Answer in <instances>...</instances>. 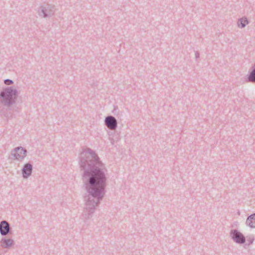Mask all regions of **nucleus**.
<instances>
[{"label":"nucleus","mask_w":255,"mask_h":255,"mask_svg":"<svg viewBox=\"0 0 255 255\" xmlns=\"http://www.w3.org/2000/svg\"><path fill=\"white\" fill-rule=\"evenodd\" d=\"M12 244V241L11 240H5L2 244V246L4 247H7L11 246Z\"/></svg>","instance_id":"9d476101"},{"label":"nucleus","mask_w":255,"mask_h":255,"mask_svg":"<svg viewBox=\"0 0 255 255\" xmlns=\"http://www.w3.org/2000/svg\"><path fill=\"white\" fill-rule=\"evenodd\" d=\"M239 22V26L243 27L248 23V21L246 18H242L240 20Z\"/></svg>","instance_id":"1a4fd4ad"},{"label":"nucleus","mask_w":255,"mask_h":255,"mask_svg":"<svg viewBox=\"0 0 255 255\" xmlns=\"http://www.w3.org/2000/svg\"><path fill=\"white\" fill-rule=\"evenodd\" d=\"M0 231L2 235H6L9 231V225L5 221H3L0 225Z\"/></svg>","instance_id":"39448f33"},{"label":"nucleus","mask_w":255,"mask_h":255,"mask_svg":"<svg viewBox=\"0 0 255 255\" xmlns=\"http://www.w3.org/2000/svg\"><path fill=\"white\" fill-rule=\"evenodd\" d=\"M4 83L5 84L10 85L12 83V81L9 80H5Z\"/></svg>","instance_id":"f8f14e48"},{"label":"nucleus","mask_w":255,"mask_h":255,"mask_svg":"<svg viewBox=\"0 0 255 255\" xmlns=\"http://www.w3.org/2000/svg\"><path fill=\"white\" fill-rule=\"evenodd\" d=\"M94 173L93 176L90 179V183L92 185L96 183V186H98L102 189L105 181L103 174L99 170H96Z\"/></svg>","instance_id":"f257e3e1"},{"label":"nucleus","mask_w":255,"mask_h":255,"mask_svg":"<svg viewBox=\"0 0 255 255\" xmlns=\"http://www.w3.org/2000/svg\"><path fill=\"white\" fill-rule=\"evenodd\" d=\"M32 171V166L30 164H26L23 169V174L24 177H27L31 174Z\"/></svg>","instance_id":"423d86ee"},{"label":"nucleus","mask_w":255,"mask_h":255,"mask_svg":"<svg viewBox=\"0 0 255 255\" xmlns=\"http://www.w3.org/2000/svg\"><path fill=\"white\" fill-rule=\"evenodd\" d=\"M233 238L237 243H243L245 242V238L243 235L237 231L234 232Z\"/></svg>","instance_id":"20e7f679"},{"label":"nucleus","mask_w":255,"mask_h":255,"mask_svg":"<svg viewBox=\"0 0 255 255\" xmlns=\"http://www.w3.org/2000/svg\"><path fill=\"white\" fill-rule=\"evenodd\" d=\"M26 151L22 148L19 147L15 150L14 155L17 159L23 158L25 156Z\"/></svg>","instance_id":"7ed1b4c3"},{"label":"nucleus","mask_w":255,"mask_h":255,"mask_svg":"<svg viewBox=\"0 0 255 255\" xmlns=\"http://www.w3.org/2000/svg\"><path fill=\"white\" fill-rule=\"evenodd\" d=\"M248 224L252 228H255V214L250 216L247 219Z\"/></svg>","instance_id":"0eeeda50"},{"label":"nucleus","mask_w":255,"mask_h":255,"mask_svg":"<svg viewBox=\"0 0 255 255\" xmlns=\"http://www.w3.org/2000/svg\"><path fill=\"white\" fill-rule=\"evenodd\" d=\"M13 95L14 96H15V91H13L12 90H10V89H8V90H6L5 92H2L1 94V96L2 97L6 96V97H7V98L9 96L12 97Z\"/></svg>","instance_id":"6e6552de"},{"label":"nucleus","mask_w":255,"mask_h":255,"mask_svg":"<svg viewBox=\"0 0 255 255\" xmlns=\"http://www.w3.org/2000/svg\"><path fill=\"white\" fill-rule=\"evenodd\" d=\"M249 80L252 82L255 81V69L251 73L249 77Z\"/></svg>","instance_id":"9b49d317"},{"label":"nucleus","mask_w":255,"mask_h":255,"mask_svg":"<svg viewBox=\"0 0 255 255\" xmlns=\"http://www.w3.org/2000/svg\"><path fill=\"white\" fill-rule=\"evenodd\" d=\"M106 124L109 128L113 129L116 127L117 122L114 117H109L106 119Z\"/></svg>","instance_id":"f03ea898"},{"label":"nucleus","mask_w":255,"mask_h":255,"mask_svg":"<svg viewBox=\"0 0 255 255\" xmlns=\"http://www.w3.org/2000/svg\"><path fill=\"white\" fill-rule=\"evenodd\" d=\"M94 196H96L97 195L96 193H94Z\"/></svg>","instance_id":"ddd939ff"}]
</instances>
